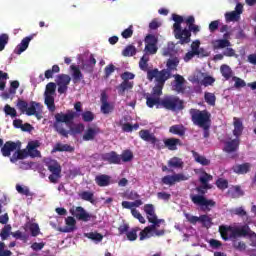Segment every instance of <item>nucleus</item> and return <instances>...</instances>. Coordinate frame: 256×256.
<instances>
[{
	"instance_id": "1",
	"label": "nucleus",
	"mask_w": 256,
	"mask_h": 256,
	"mask_svg": "<svg viewBox=\"0 0 256 256\" xmlns=\"http://www.w3.org/2000/svg\"><path fill=\"white\" fill-rule=\"evenodd\" d=\"M209 189H213V185H200L196 187V191L199 194H190V199L194 205L200 207V211L204 213H209L213 207H216L217 202L213 199H207L205 195Z\"/></svg>"
},
{
	"instance_id": "2",
	"label": "nucleus",
	"mask_w": 256,
	"mask_h": 256,
	"mask_svg": "<svg viewBox=\"0 0 256 256\" xmlns=\"http://www.w3.org/2000/svg\"><path fill=\"white\" fill-rule=\"evenodd\" d=\"M144 212L146 213L147 220L152 224L150 226L145 227L140 232V241H144L147 239V236L151 231L160 227L161 223H165L164 219L157 218V213H155V206L153 204H145L144 205Z\"/></svg>"
},
{
	"instance_id": "3",
	"label": "nucleus",
	"mask_w": 256,
	"mask_h": 256,
	"mask_svg": "<svg viewBox=\"0 0 256 256\" xmlns=\"http://www.w3.org/2000/svg\"><path fill=\"white\" fill-rule=\"evenodd\" d=\"M147 79L148 81H153V79H155L157 84L153 87L152 94L154 97H161V95H163L165 82L169 79V73L165 70L159 71V69L155 68L147 71Z\"/></svg>"
},
{
	"instance_id": "4",
	"label": "nucleus",
	"mask_w": 256,
	"mask_h": 256,
	"mask_svg": "<svg viewBox=\"0 0 256 256\" xmlns=\"http://www.w3.org/2000/svg\"><path fill=\"white\" fill-rule=\"evenodd\" d=\"M79 115V113H75L73 112V110H68V113L66 114H55V122L53 124L55 131L59 133V135H61L62 137H65L66 139L69 138V131L63 128L62 123H65V125H71V123H73V119L79 117Z\"/></svg>"
},
{
	"instance_id": "5",
	"label": "nucleus",
	"mask_w": 256,
	"mask_h": 256,
	"mask_svg": "<svg viewBox=\"0 0 256 256\" xmlns=\"http://www.w3.org/2000/svg\"><path fill=\"white\" fill-rule=\"evenodd\" d=\"M232 229H241V227H233V226H225L222 225L219 227V233L223 239V241H232V246L236 251H245L247 249V245L243 241H238L237 238L243 236H233Z\"/></svg>"
},
{
	"instance_id": "6",
	"label": "nucleus",
	"mask_w": 256,
	"mask_h": 256,
	"mask_svg": "<svg viewBox=\"0 0 256 256\" xmlns=\"http://www.w3.org/2000/svg\"><path fill=\"white\" fill-rule=\"evenodd\" d=\"M185 23L188 28H183L180 38H178L179 45H187L191 43V33H193V35H197V33L201 31V27L195 24V16H188L185 19Z\"/></svg>"
},
{
	"instance_id": "7",
	"label": "nucleus",
	"mask_w": 256,
	"mask_h": 256,
	"mask_svg": "<svg viewBox=\"0 0 256 256\" xmlns=\"http://www.w3.org/2000/svg\"><path fill=\"white\" fill-rule=\"evenodd\" d=\"M189 113L192 123L197 127L206 130L211 127V113L209 111L191 108Z\"/></svg>"
},
{
	"instance_id": "8",
	"label": "nucleus",
	"mask_w": 256,
	"mask_h": 256,
	"mask_svg": "<svg viewBox=\"0 0 256 256\" xmlns=\"http://www.w3.org/2000/svg\"><path fill=\"white\" fill-rule=\"evenodd\" d=\"M16 107L22 114H25L28 117H32L34 115L37 119H41L39 112H37V109L41 107V104L36 101H30V103H27V101L23 99H18Z\"/></svg>"
},
{
	"instance_id": "9",
	"label": "nucleus",
	"mask_w": 256,
	"mask_h": 256,
	"mask_svg": "<svg viewBox=\"0 0 256 256\" xmlns=\"http://www.w3.org/2000/svg\"><path fill=\"white\" fill-rule=\"evenodd\" d=\"M184 103L183 100L179 99V96L175 95L166 96L160 101L161 107L168 111H183L185 109Z\"/></svg>"
},
{
	"instance_id": "10",
	"label": "nucleus",
	"mask_w": 256,
	"mask_h": 256,
	"mask_svg": "<svg viewBox=\"0 0 256 256\" xmlns=\"http://www.w3.org/2000/svg\"><path fill=\"white\" fill-rule=\"evenodd\" d=\"M44 163L48 171L51 173L48 176L50 183H53V184L59 183V179H61V171H62L61 164H59L57 160H53V159H46Z\"/></svg>"
},
{
	"instance_id": "11",
	"label": "nucleus",
	"mask_w": 256,
	"mask_h": 256,
	"mask_svg": "<svg viewBox=\"0 0 256 256\" xmlns=\"http://www.w3.org/2000/svg\"><path fill=\"white\" fill-rule=\"evenodd\" d=\"M57 90V84L55 82H50L46 85V90L44 92V103L48 110L53 113L55 111V91Z\"/></svg>"
},
{
	"instance_id": "12",
	"label": "nucleus",
	"mask_w": 256,
	"mask_h": 256,
	"mask_svg": "<svg viewBox=\"0 0 256 256\" xmlns=\"http://www.w3.org/2000/svg\"><path fill=\"white\" fill-rule=\"evenodd\" d=\"M70 213L71 215H73V217H76L78 221H84V223H87V221H91V219H96V217L93 214H89V212H87L85 208L81 206H77L74 209H70Z\"/></svg>"
},
{
	"instance_id": "13",
	"label": "nucleus",
	"mask_w": 256,
	"mask_h": 256,
	"mask_svg": "<svg viewBox=\"0 0 256 256\" xmlns=\"http://www.w3.org/2000/svg\"><path fill=\"white\" fill-rule=\"evenodd\" d=\"M189 177L186 176L183 173H178L174 175H166L162 178V183L164 185H169L172 187V185H175V183H181V181H188Z\"/></svg>"
},
{
	"instance_id": "14",
	"label": "nucleus",
	"mask_w": 256,
	"mask_h": 256,
	"mask_svg": "<svg viewBox=\"0 0 256 256\" xmlns=\"http://www.w3.org/2000/svg\"><path fill=\"white\" fill-rule=\"evenodd\" d=\"M232 229V237H255L256 233L251 230L249 225L241 226L240 228H231Z\"/></svg>"
},
{
	"instance_id": "15",
	"label": "nucleus",
	"mask_w": 256,
	"mask_h": 256,
	"mask_svg": "<svg viewBox=\"0 0 256 256\" xmlns=\"http://www.w3.org/2000/svg\"><path fill=\"white\" fill-rule=\"evenodd\" d=\"M172 19L174 21L173 24V33L175 39H179L181 37V33H183V28L181 27V23H185V19H183V16L179 14H173Z\"/></svg>"
},
{
	"instance_id": "16",
	"label": "nucleus",
	"mask_w": 256,
	"mask_h": 256,
	"mask_svg": "<svg viewBox=\"0 0 256 256\" xmlns=\"http://www.w3.org/2000/svg\"><path fill=\"white\" fill-rule=\"evenodd\" d=\"M139 137L146 141L147 143H151V145H156L158 149H160L159 145H161V141L155 137V134L151 133L149 130H140Z\"/></svg>"
},
{
	"instance_id": "17",
	"label": "nucleus",
	"mask_w": 256,
	"mask_h": 256,
	"mask_svg": "<svg viewBox=\"0 0 256 256\" xmlns=\"http://www.w3.org/2000/svg\"><path fill=\"white\" fill-rule=\"evenodd\" d=\"M100 101H101V108H100L101 113H103L104 115H109V113L113 111V106L109 103V96L107 95V92L105 91L101 92Z\"/></svg>"
},
{
	"instance_id": "18",
	"label": "nucleus",
	"mask_w": 256,
	"mask_h": 256,
	"mask_svg": "<svg viewBox=\"0 0 256 256\" xmlns=\"http://www.w3.org/2000/svg\"><path fill=\"white\" fill-rule=\"evenodd\" d=\"M241 13H243V5L238 3L235 7V11L227 12L225 14V19L228 22L239 21V19H241Z\"/></svg>"
},
{
	"instance_id": "19",
	"label": "nucleus",
	"mask_w": 256,
	"mask_h": 256,
	"mask_svg": "<svg viewBox=\"0 0 256 256\" xmlns=\"http://www.w3.org/2000/svg\"><path fill=\"white\" fill-rule=\"evenodd\" d=\"M173 77L175 79L172 85L173 91H176V93H185V78L179 74H175Z\"/></svg>"
},
{
	"instance_id": "20",
	"label": "nucleus",
	"mask_w": 256,
	"mask_h": 256,
	"mask_svg": "<svg viewBox=\"0 0 256 256\" xmlns=\"http://www.w3.org/2000/svg\"><path fill=\"white\" fill-rule=\"evenodd\" d=\"M103 161H107L110 165H121V156L115 151H111L102 156Z\"/></svg>"
},
{
	"instance_id": "21",
	"label": "nucleus",
	"mask_w": 256,
	"mask_h": 256,
	"mask_svg": "<svg viewBox=\"0 0 256 256\" xmlns=\"http://www.w3.org/2000/svg\"><path fill=\"white\" fill-rule=\"evenodd\" d=\"M19 147L20 146H18L17 143L8 141L1 148V153L3 157H11V153H13V151H17V148L19 149Z\"/></svg>"
},
{
	"instance_id": "22",
	"label": "nucleus",
	"mask_w": 256,
	"mask_h": 256,
	"mask_svg": "<svg viewBox=\"0 0 256 256\" xmlns=\"http://www.w3.org/2000/svg\"><path fill=\"white\" fill-rule=\"evenodd\" d=\"M35 37V34H32L28 37H25L22 39L21 43L17 45L16 47V54L17 55H21V53H23L24 51H27L28 47H29V43H31V41H33V38Z\"/></svg>"
},
{
	"instance_id": "23",
	"label": "nucleus",
	"mask_w": 256,
	"mask_h": 256,
	"mask_svg": "<svg viewBox=\"0 0 256 256\" xmlns=\"http://www.w3.org/2000/svg\"><path fill=\"white\" fill-rule=\"evenodd\" d=\"M232 171L237 175H247L251 171V163L236 164L232 167Z\"/></svg>"
},
{
	"instance_id": "24",
	"label": "nucleus",
	"mask_w": 256,
	"mask_h": 256,
	"mask_svg": "<svg viewBox=\"0 0 256 256\" xmlns=\"http://www.w3.org/2000/svg\"><path fill=\"white\" fill-rule=\"evenodd\" d=\"M166 67L167 69H162L160 71H166L169 75V79H171V73H173V71H177V67H179V58L174 57V58L168 59L166 63Z\"/></svg>"
},
{
	"instance_id": "25",
	"label": "nucleus",
	"mask_w": 256,
	"mask_h": 256,
	"mask_svg": "<svg viewBox=\"0 0 256 256\" xmlns=\"http://www.w3.org/2000/svg\"><path fill=\"white\" fill-rule=\"evenodd\" d=\"M70 69L72 71V81L74 84L81 83V81L85 79V76H83V72H81L79 66L71 65Z\"/></svg>"
},
{
	"instance_id": "26",
	"label": "nucleus",
	"mask_w": 256,
	"mask_h": 256,
	"mask_svg": "<svg viewBox=\"0 0 256 256\" xmlns=\"http://www.w3.org/2000/svg\"><path fill=\"white\" fill-rule=\"evenodd\" d=\"M164 145L169 151H177V146L183 145L179 138H167L164 140Z\"/></svg>"
},
{
	"instance_id": "27",
	"label": "nucleus",
	"mask_w": 256,
	"mask_h": 256,
	"mask_svg": "<svg viewBox=\"0 0 256 256\" xmlns=\"http://www.w3.org/2000/svg\"><path fill=\"white\" fill-rule=\"evenodd\" d=\"M134 85L135 83L133 81L123 80L122 83L117 86L118 95L123 97L126 91H131V89H133Z\"/></svg>"
},
{
	"instance_id": "28",
	"label": "nucleus",
	"mask_w": 256,
	"mask_h": 256,
	"mask_svg": "<svg viewBox=\"0 0 256 256\" xmlns=\"http://www.w3.org/2000/svg\"><path fill=\"white\" fill-rule=\"evenodd\" d=\"M234 122H233V126H234V130H233V135L234 137H236V139H239V137H241L243 135V121H241V119L234 117Z\"/></svg>"
},
{
	"instance_id": "29",
	"label": "nucleus",
	"mask_w": 256,
	"mask_h": 256,
	"mask_svg": "<svg viewBox=\"0 0 256 256\" xmlns=\"http://www.w3.org/2000/svg\"><path fill=\"white\" fill-rule=\"evenodd\" d=\"M95 183L98 187H109L111 185V176L107 174L98 175L95 177Z\"/></svg>"
},
{
	"instance_id": "30",
	"label": "nucleus",
	"mask_w": 256,
	"mask_h": 256,
	"mask_svg": "<svg viewBox=\"0 0 256 256\" xmlns=\"http://www.w3.org/2000/svg\"><path fill=\"white\" fill-rule=\"evenodd\" d=\"M99 133H101V129H99V127L88 128L83 135V141H93Z\"/></svg>"
},
{
	"instance_id": "31",
	"label": "nucleus",
	"mask_w": 256,
	"mask_h": 256,
	"mask_svg": "<svg viewBox=\"0 0 256 256\" xmlns=\"http://www.w3.org/2000/svg\"><path fill=\"white\" fill-rule=\"evenodd\" d=\"M73 151H75V148H73V146L69 144L56 143V145L52 150V153H63V152L73 153Z\"/></svg>"
},
{
	"instance_id": "32",
	"label": "nucleus",
	"mask_w": 256,
	"mask_h": 256,
	"mask_svg": "<svg viewBox=\"0 0 256 256\" xmlns=\"http://www.w3.org/2000/svg\"><path fill=\"white\" fill-rule=\"evenodd\" d=\"M220 73L225 81H229V79H233V69H231V66L227 64H222L220 66Z\"/></svg>"
},
{
	"instance_id": "33",
	"label": "nucleus",
	"mask_w": 256,
	"mask_h": 256,
	"mask_svg": "<svg viewBox=\"0 0 256 256\" xmlns=\"http://www.w3.org/2000/svg\"><path fill=\"white\" fill-rule=\"evenodd\" d=\"M66 225L67 227L64 230H61L62 233H71L75 231L76 225H77V220H75L74 217L68 216L66 218Z\"/></svg>"
},
{
	"instance_id": "34",
	"label": "nucleus",
	"mask_w": 256,
	"mask_h": 256,
	"mask_svg": "<svg viewBox=\"0 0 256 256\" xmlns=\"http://www.w3.org/2000/svg\"><path fill=\"white\" fill-rule=\"evenodd\" d=\"M239 149V139H233L226 142L224 151L225 153H235Z\"/></svg>"
},
{
	"instance_id": "35",
	"label": "nucleus",
	"mask_w": 256,
	"mask_h": 256,
	"mask_svg": "<svg viewBox=\"0 0 256 256\" xmlns=\"http://www.w3.org/2000/svg\"><path fill=\"white\" fill-rule=\"evenodd\" d=\"M213 49H225L227 47H231V42L227 40V38L224 39H217L212 42Z\"/></svg>"
},
{
	"instance_id": "36",
	"label": "nucleus",
	"mask_w": 256,
	"mask_h": 256,
	"mask_svg": "<svg viewBox=\"0 0 256 256\" xmlns=\"http://www.w3.org/2000/svg\"><path fill=\"white\" fill-rule=\"evenodd\" d=\"M29 152L27 150H17L10 158L11 163H17L19 159H27Z\"/></svg>"
},
{
	"instance_id": "37",
	"label": "nucleus",
	"mask_w": 256,
	"mask_h": 256,
	"mask_svg": "<svg viewBox=\"0 0 256 256\" xmlns=\"http://www.w3.org/2000/svg\"><path fill=\"white\" fill-rule=\"evenodd\" d=\"M192 155H193L196 163L203 165V167H207L208 165H211V160L207 159V157H205V156L200 155L196 151H192Z\"/></svg>"
},
{
	"instance_id": "38",
	"label": "nucleus",
	"mask_w": 256,
	"mask_h": 256,
	"mask_svg": "<svg viewBox=\"0 0 256 256\" xmlns=\"http://www.w3.org/2000/svg\"><path fill=\"white\" fill-rule=\"evenodd\" d=\"M183 160L179 157H173L168 161V167L171 169H183Z\"/></svg>"
},
{
	"instance_id": "39",
	"label": "nucleus",
	"mask_w": 256,
	"mask_h": 256,
	"mask_svg": "<svg viewBox=\"0 0 256 256\" xmlns=\"http://www.w3.org/2000/svg\"><path fill=\"white\" fill-rule=\"evenodd\" d=\"M185 126L183 125H173L169 128V132L172 133V135H178V137L185 136Z\"/></svg>"
},
{
	"instance_id": "40",
	"label": "nucleus",
	"mask_w": 256,
	"mask_h": 256,
	"mask_svg": "<svg viewBox=\"0 0 256 256\" xmlns=\"http://www.w3.org/2000/svg\"><path fill=\"white\" fill-rule=\"evenodd\" d=\"M87 239H90L91 241H95L96 243H101L103 241V234L99 232H89L84 234Z\"/></svg>"
},
{
	"instance_id": "41",
	"label": "nucleus",
	"mask_w": 256,
	"mask_h": 256,
	"mask_svg": "<svg viewBox=\"0 0 256 256\" xmlns=\"http://www.w3.org/2000/svg\"><path fill=\"white\" fill-rule=\"evenodd\" d=\"M204 101L207 103V105H210V107H215V103L217 101V97L215 94L211 92H205L204 93Z\"/></svg>"
},
{
	"instance_id": "42",
	"label": "nucleus",
	"mask_w": 256,
	"mask_h": 256,
	"mask_svg": "<svg viewBox=\"0 0 256 256\" xmlns=\"http://www.w3.org/2000/svg\"><path fill=\"white\" fill-rule=\"evenodd\" d=\"M123 57H133L137 55V48H135L134 45L130 44L125 47V49L122 51Z\"/></svg>"
},
{
	"instance_id": "43",
	"label": "nucleus",
	"mask_w": 256,
	"mask_h": 256,
	"mask_svg": "<svg viewBox=\"0 0 256 256\" xmlns=\"http://www.w3.org/2000/svg\"><path fill=\"white\" fill-rule=\"evenodd\" d=\"M57 85H65L69 86V83H71V76L67 74H60L57 76Z\"/></svg>"
},
{
	"instance_id": "44",
	"label": "nucleus",
	"mask_w": 256,
	"mask_h": 256,
	"mask_svg": "<svg viewBox=\"0 0 256 256\" xmlns=\"http://www.w3.org/2000/svg\"><path fill=\"white\" fill-rule=\"evenodd\" d=\"M60 71L61 68L59 67V65L55 64L52 66V69H48L45 71L44 77L45 79H53V75H55V73H59Z\"/></svg>"
},
{
	"instance_id": "45",
	"label": "nucleus",
	"mask_w": 256,
	"mask_h": 256,
	"mask_svg": "<svg viewBox=\"0 0 256 256\" xmlns=\"http://www.w3.org/2000/svg\"><path fill=\"white\" fill-rule=\"evenodd\" d=\"M11 229H12V227H11V224H6L3 228H2V230H1V232H0V237H1V239H2V241H6V239H9V236L11 235Z\"/></svg>"
},
{
	"instance_id": "46",
	"label": "nucleus",
	"mask_w": 256,
	"mask_h": 256,
	"mask_svg": "<svg viewBox=\"0 0 256 256\" xmlns=\"http://www.w3.org/2000/svg\"><path fill=\"white\" fill-rule=\"evenodd\" d=\"M212 221L213 219L206 214L199 216V223H202L203 227H206L207 229L213 225Z\"/></svg>"
},
{
	"instance_id": "47",
	"label": "nucleus",
	"mask_w": 256,
	"mask_h": 256,
	"mask_svg": "<svg viewBox=\"0 0 256 256\" xmlns=\"http://www.w3.org/2000/svg\"><path fill=\"white\" fill-rule=\"evenodd\" d=\"M146 105L150 109H153L154 105H161V100L159 98H153L149 94L146 95Z\"/></svg>"
},
{
	"instance_id": "48",
	"label": "nucleus",
	"mask_w": 256,
	"mask_h": 256,
	"mask_svg": "<svg viewBox=\"0 0 256 256\" xmlns=\"http://www.w3.org/2000/svg\"><path fill=\"white\" fill-rule=\"evenodd\" d=\"M120 158L123 163H129L133 161V152L131 150H124L120 155Z\"/></svg>"
},
{
	"instance_id": "49",
	"label": "nucleus",
	"mask_w": 256,
	"mask_h": 256,
	"mask_svg": "<svg viewBox=\"0 0 256 256\" xmlns=\"http://www.w3.org/2000/svg\"><path fill=\"white\" fill-rule=\"evenodd\" d=\"M16 191L20 193V195H25L26 197H33V192L29 190V187L27 186H21V185H16Z\"/></svg>"
},
{
	"instance_id": "50",
	"label": "nucleus",
	"mask_w": 256,
	"mask_h": 256,
	"mask_svg": "<svg viewBox=\"0 0 256 256\" xmlns=\"http://www.w3.org/2000/svg\"><path fill=\"white\" fill-rule=\"evenodd\" d=\"M201 185H211L209 181H213V176L207 172H203L199 178Z\"/></svg>"
},
{
	"instance_id": "51",
	"label": "nucleus",
	"mask_w": 256,
	"mask_h": 256,
	"mask_svg": "<svg viewBox=\"0 0 256 256\" xmlns=\"http://www.w3.org/2000/svg\"><path fill=\"white\" fill-rule=\"evenodd\" d=\"M141 231L140 227L132 228L131 231H128L126 233V237L128 241H137V232Z\"/></svg>"
},
{
	"instance_id": "52",
	"label": "nucleus",
	"mask_w": 256,
	"mask_h": 256,
	"mask_svg": "<svg viewBox=\"0 0 256 256\" xmlns=\"http://www.w3.org/2000/svg\"><path fill=\"white\" fill-rule=\"evenodd\" d=\"M216 187H218L221 191H225V189L229 188V181L224 178H218L216 180Z\"/></svg>"
},
{
	"instance_id": "53",
	"label": "nucleus",
	"mask_w": 256,
	"mask_h": 256,
	"mask_svg": "<svg viewBox=\"0 0 256 256\" xmlns=\"http://www.w3.org/2000/svg\"><path fill=\"white\" fill-rule=\"evenodd\" d=\"M149 56H143L139 61V68L141 71H148L149 69Z\"/></svg>"
},
{
	"instance_id": "54",
	"label": "nucleus",
	"mask_w": 256,
	"mask_h": 256,
	"mask_svg": "<svg viewBox=\"0 0 256 256\" xmlns=\"http://www.w3.org/2000/svg\"><path fill=\"white\" fill-rule=\"evenodd\" d=\"M131 213L135 219H138L139 223H142V225H145V223H147V220H145V217L141 215V212H139V210L133 208L131 209Z\"/></svg>"
},
{
	"instance_id": "55",
	"label": "nucleus",
	"mask_w": 256,
	"mask_h": 256,
	"mask_svg": "<svg viewBox=\"0 0 256 256\" xmlns=\"http://www.w3.org/2000/svg\"><path fill=\"white\" fill-rule=\"evenodd\" d=\"M81 117L85 123H91L95 119V114L91 111H85L81 114Z\"/></svg>"
},
{
	"instance_id": "56",
	"label": "nucleus",
	"mask_w": 256,
	"mask_h": 256,
	"mask_svg": "<svg viewBox=\"0 0 256 256\" xmlns=\"http://www.w3.org/2000/svg\"><path fill=\"white\" fill-rule=\"evenodd\" d=\"M232 81H234V87L236 89H242L243 87H247V83L245 82V80L237 77V76H234L232 77Z\"/></svg>"
},
{
	"instance_id": "57",
	"label": "nucleus",
	"mask_w": 256,
	"mask_h": 256,
	"mask_svg": "<svg viewBox=\"0 0 256 256\" xmlns=\"http://www.w3.org/2000/svg\"><path fill=\"white\" fill-rule=\"evenodd\" d=\"M145 43L148 45H157L159 43V37H157L153 34H148L145 37Z\"/></svg>"
},
{
	"instance_id": "58",
	"label": "nucleus",
	"mask_w": 256,
	"mask_h": 256,
	"mask_svg": "<svg viewBox=\"0 0 256 256\" xmlns=\"http://www.w3.org/2000/svg\"><path fill=\"white\" fill-rule=\"evenodd\" d=\"M145 51L146 53H149L150 55H155L157 51H159V47L155 44H146L145 45Z\"/></svg>"
},
{
	"instance_id": "59",
	"label": "nucleus",
	"mask_w": 256,
	"mask_h": 256,
	"mask_svg": "<svg viewBox=\"0 0 256 256\" xmlns=\"http://www.w3.org/2000/svg\"><path fill=\"white\" fill-rule=\"evenodd\" d=\"M4 113L6 115H9L10 117H16L17 116V110H15V108L11 107L9 104L5 105Z\"/></svg>"
},
{
	"instance_id": "60",
	"label": "nucleus",
	"mask_w": 256,
	"mask_h": 256,
	"mask_svg": "<svg viewBox=\"0 0 256 256\" xmlns=\"http://www.w3.org/2000/svg\"><path fill=\"white\" fill-rule=\"evenodd\" d=\"M245 192L241 189V186H235L234 191L232 192L233 199H239V197H243Z\"/></svg>"
},
{
	"instance_id": "61",
	"label": "nucleus",
	"mask_w": 256,
	"mask_h": 256,
	"mask_svg": "<svg viewBox=\"0 0 256 256\" xmlns=\"http://www.w3.org/2000/svg\"><path fill=\"white\" fill-rule=\"evenodd\" d=\"M9 43V35L1 34L0 35V51L5 49V46Z\"/></svg>"
},
{
	"instance_id": "62",
	"label": "nucleus",
	"mask_w": 256,
	"mask_h": 256,
	"mask_svg": "<svg viewBox=\"0 0 256 256\" xmlns=\"http://www.w3.org/2000/svg\"><path fill=\"white\" fill-rule=\"evenodd\" d=\"M121 36L123 39H131L133 37V25H130L128 28H126L122 33Z\"/></svg>"
},
{
	"instance_id": "63",
	"label": "nucleus",
	"mask_w": 256,
	"mask_h": 256,
	"mask_svg": "<svg viewBox=\"0 0 256 256\" xmlns=\"http://www.w3.org/2000/svg\"><path fill=\"white\" fill-rule=\"evenodd\" d=\"M81 199L83 201H89V203H93V192L84 191L80 194Z\"/></svg>"
},
{
	"instance_id": "64",
	"label": "nucleus",
	"mask_w": 256,
	"mask_h": 256,
	"mask_svg": "<svg viewBox=\"0 0 256 256\" xmlns=\"http://www.w3.org/2000/svg\"><path fill=\"white\" fill-rule=\"evenodd\" d=\"M13 252L11 250H5V244L0 242V256H11Z\"/></svg>"
}]
</instances>
